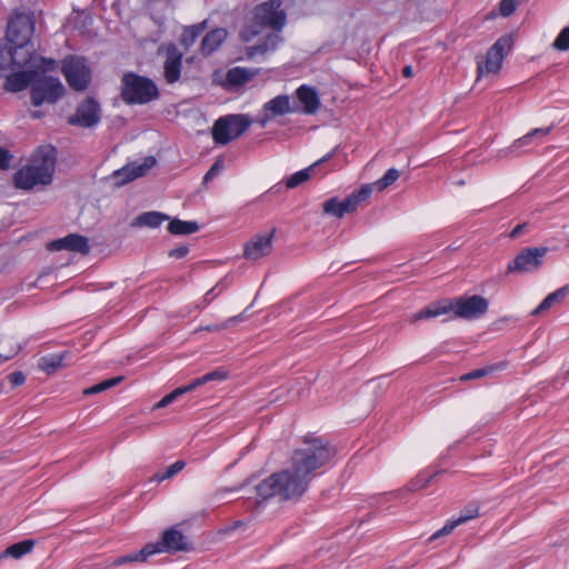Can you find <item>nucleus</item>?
<instances>
[{
    "mask_svg": "<svg viewBox=\"0 0 569 569\" xmlns=\"http://www.w3.org/2000/svg\"><path fill=\"white\" fill-rule=\"evenodd\" d=\"M32 117H33V118H38V117H39V113H38V112H32Z\"/></svg>",
    "mask_w": 569,
    "mask_h": 569,
    "instance_id": "nucleus-57",
    "label": "nucleus"
},
{
    "mask_svg": "<svg viewBox=\"0 0 569 569\" xmlns=\"http://www.w3.org/2000/svg\"><path fill=\"white\" fill-rule=\"evenodd\" d=\"M297 99L302 104V112L306 114H315L320 108V98L315 88L302 84L297 91Z\"/></svg>",
    "mask_w": 569,
    "mask_h": 569,
    "instance_id": "nucleus-23",
    "label": "nucleus"
},
{
    "mask_svg": "<svg viewBox=\"0 0 569 569\" xmlns=\"http://www.w3.org/2000/svg\"><path fill=\"white\" fill-rule=\"evenodd\" d=\"M552 126L546 128H535L529 131L527 134L521 138L515 140L508 148L500 150V157H508L510 154L518 156L523 150L530 149L535 146H538L542 142V140L551 132Z\"/></svg>",
    "mask_w": 569,
    "mask_h": 569,
    "instance_id": "nucleus-13",
    "label": "nucleus"
},
{
    "mask_svg": "<svg viewBox=\"0 0 569 569\" xmlns=\"http://www.w3.org/2000/svg\"><path fill=\"white\" fill-rule=\"evenodd\" d=\"M169 220V216L158 212V211H149L143 212L134 218L131 222V227H149L157 228L163 221Z\"/></svg>",
    "mask_w": 569,
    "mask_h": 569,
    "instance_id": "nucleus-26",
    "label": "nucleus"
},
{
    "mask_svg": "<svg viewBox=\"0 0 569 569\" xmlns=\"http://www.w3.org/2000/svg\"><path fill=\"white\" fill-rule=\"evenodd\" d=\"M405 77L409 78L412 76V67L406 66L402 70Z\"/></svg>",
    "mask_w": 569,
    "mask_h": 569,
    "instance_id": "nucleus-54",
    "label": "nucleus"
},
{
    "mask_svg": "<svg viewBox=\"0 0 569 569\" xmlns=\"http://www.w3.org/2000/svg\"><path fill=\"white\" fill-rule=\"evenodd\" d=\"M281 0H269L253 9V20L261 27L280 31L286 24V13L281 9Z\"/></svg>",
    "mask_w": 569,
    "mask_h": 569,
    "instance_id": "nucleus-9",
    "label": "nucleus"
},
{
    "mask_svg": "<svg viewBox=\"0 0 569 569\" xmlns=\"http://www.w3.org/2000/svg\"><path fill=\"white\" fill-rule=\"evenodd\" d=\"M500 14L502 17H509L516 10L515 0H501L499 6Z\"/></svg>",
    "mask_w": 569,
    "mask_h": 569,
    "instance_id": "nucleus-45",
    "label": "nucleus"
},
{
    "mask_svg": "<svg viewBox=\"0 0 569 569\" xmlns=\"http://www.w3.org/2000/svg\"><path fill=\"white\" fill-rule=\"evenodd\" d=\"M479 515V507L477 505H469L457 519H452L447 521V523L436 531L431 537L430 541L450 535L455 528H457L460 525L466 523L467 521L477 518Z\"/></svg>",
    "mask_w": 569,
    "mask_h": 569,
    "instance_id": "nucleus-22",
    "label": "nucleus"
},
{
    "mask_svg": "<svg viewBox=\"0 0 569 569\" xmlns=\"http://www.w3.org/2000/svg\"><path fill=\"white\" fill-rule=\"evenodd\" d=\"M496 370V367L480 368L461 376L462 381L479 379Z\"/></svg>",
    "mask_w": 569,
    "mask_h": 569,
    "instance_id": "nucleus-42",
    "label": "nucleus"
},
{
    "mask_svg": "<svg viewBox=\"0 0 569 569\" xmlns=\"http://www.w3.org/2000/svg\"><path fill=\"white\" fill-rule=\"evenodd\" d=\"M206 385V380H203V376L197 379H193L189 385L179 387L182 391V395L186 392H190L194 390L196 388Z\"/></svg>",
    "mask_w": 569,
    "mask_h": 569,
    "instance_id": "nucleus-47",
    "label": "nucleus"
},
{
    "mask_svg": "<svg viewBox=\"0 0 569 569\" xmlns=\"http://www.w3.org/2000/svg\"><path fill=\"white\" fill-rule=\"evenodd\" d=\"M57 151L52 146H41L32 156L30 163L19 169L13 177L18 189L29 190L36 186H47L52 181Z\"/></svg>",
    "mask_w": 569,
    "mask_h": 569,
    "instance_id": "nucleus-4",
    "label": "nucleus"
},
{
    "mask_svg": "<svg viewBox=\"0 0 569 569\" xmlns=\"http://www.w3.org/2000/svg\"><path fill=\"white\" fill-rule=\"evenodd\" d=\"M243 320H244V316H243V313H240L238 316L229 318L228 320H226L222 323L210 325L203 329L208 330V331H221L223 329L229 328L230 326H236V325L242 322Z\"/></svg>",
    "mask_w": 569,
    "mask_h": 569,
    "instance_id": "nucleus-39",
    "label": "nucleus"
},
{
    "mask_svg": "<svg viewBox=\"0 0 569 569\" xmlns=\"http://www.w3.org/2000/svg\"><path fill=\"white\" fill-rule=\"evenodd\" d=\"M242 39H243L244 41H249V39H250V38H249L248 36H246L244 33H242Z\"/></svg>",
    "mask_w": 569,
    "mask_h": 569,
    "instance_id": "nucleus-56",
    "label": "nucleus"
},
{
    "mask_svg": "<svg viewBox=\"0 0 569 569\" xmlns=\"http://www.w3.org/2000/svg\"><path fill=\"white\" fill-rule=\"evenodd\" d=\"M242 525H243V522H242V521L237 520V521H234L231 526L227 527L223 531H224L226 533H227V532L234 531L236 529L240 528Z\"/></svg>",
    "mask_w": 569,
    "mask_h": 569,
    "instance_id": "nucleus-53",
    "label": "nucleus"
},
{
    "mask_svg": "<svg viewBox=\"0 0 569 569\" xmlns=\"http://www.w3.org/2000/svg\"><path fill=\"white\" fill-rule=\"evenodd\" d=\"M224 169V161L221 157L217 158L208 172L203 177V184H207L210 180L219 176Z\"/></svg>",
    "mask_w": 569,
    "mask_h": 569,
    "instance_id": "nucleus-40",
    "label": "nucleus"
},
{
    "mask_svg": "<svg viewBox=\"0 0 569 569\" xmlns=\"http://www.w3.org/2000/svg\"><path fill=\"white\" fill-rule=\"evenodd\" d=\"M67 352L60 355H48L43 356L38 361V368L48 375L54 373L58 369L62 368L63 360Z\"/></svg>",
    "mask_w": 569,
    "mask_h": 569,
    "instance_id": "nucleus-29",
    "label": "nucleus"
},
{
    "mask_svg": "<svg viewBox=\"0 0 569 569\" xmlns=\"http://www.w3.org/2000/svg\"><path fill=\"white\" fill-rule=\"evenodd\" d=\"M61 71L70 88L77 91H83L87 89L91 76L90 69L82 58L69 57L64 59Z\"/></svg>",
    "mask_w": 569,
    "mask_h": 569,
    "instance_id": "nucleus-10",
    "label": "nucleus"
},
{
    "mask_svg": "<svg viewBox=\"0 0 569 569\" xmlns=\"http://www.w3.org/2000/svg\"><path fill=\"white\" fill-rule=\"evenodd\" d=\"M7 360H8V359H4V358H3V355L0 352V363L4 362V361H7Z\"/></svg>",
    "mask_w": 569,
    "mask_h": 569,
    "instance_id": "nucleus-55",
    "label": "nucleus"
},
{
    "mask_svg": "<svg viewBox=\"0 0 569 569\" xmlns=\"http://www.w3.org/2000/svg\"><path fill=\"white\" fill-rule=\"evenodd\" d=\"M227 378H228V372L221 368L203 375V380H206V383L211 382V381H223Z\"/></svg>",
    "mask_w": 569,
    "mask_h": 569,
    "instance_id": "nucleus-44",
    "label": "nucleus"
},
{
    "mask_svg": "<svg viewBox=\"0 0 569 569\" xmlns=\"http://www.w3.org/2000/svg\"><path fill=\"white\" fill-rule=\"evenodd\" d=\"M188 550V541L186 536L176 527H171L163 531L161 540L156 543L146 545L140 551L119 557L114 560V566H121L132 561H146L148 557L159 553H176L178 551Z\"/></svg>",
    "mask_w": 569,
    "mask_h": 569,
    "instance_id": "nucleus-5",
    "label": "nucleus"
},
{
    "mask_svg": "<svg viewBox=\"0 0 569 569\" xmlns=\"http://www.w3.org/2000/svg\"><path fill=\"white\" fill-rule=\"evenodd\" d=\"M332 156V152L328 153L327 156H325L323 158H321L320 160L316 161L313 164H311L310 167L303 169V170H300L296 173H293L292 176H290L287 180V187L288 188H296L298 187L299 184H301L302 182L307 181L310 179L311 177V172L313 171V169L327 161L329 158H331Z\"/></svg>",
    "mask_w": 569,
    "mask_h": 569,
    "instance_id": "nucleus-27",
    "label": "nucleus"
},
{
    "mask_svg": "<svg viewBox=\"0 0 569 569\" xmlns=\"http://www.w3.org/2000/svg\"><path fill=\"white\" fill-rule=\"evenodd\" d=\"M295 111L296 108L291 107L290 97L287 94H279L263 104L259 123L261 127H264L273 118Z\"/></svg>",
    "mask_w": 569,
    "mask_h": 569,
    "instance_id": "nucleus-14",
    "label": "nucleus"
},
{
    "mask_svg": "<svg viewBox=\"0 0 569 569\" xmlns=\"http://www.w3.org/2000/svg\"><path fill=\"white\" fill-rule=\"evenodd\" d=\"M167 229L171 234L186 236L197 232L199 230V224L196 221L172 219Z\"/></svg>",
    "mask_w": 569,
    "mask_h": 569,
    "instance_id": "nucleus-30",
    "label": "nucleus"
},
{
    "mask_svg": "<svg viewBox=\"0 0 569 569\" xmlns=\"http://www.w3.org/2000/svg\"><path fill=\"white\" fill-rule=\"evenodd\" d=\"M322 210L326 214L341 218L340 200L337 197L330 198L322 203Z\"/></svg>",
    "mask_w": 569,
    "mask_h": 569,
    "instance_id": "nucleus-38",
    "label": "nucleus"
},
{
    "mask_svg": "<svg viewBox=\"0 0 569 569\" xmlns=\"http://www.w3.org/2000/svg\"><path fill=\"white\" fill-rule=\"evenodd\" d=\"M99 106L93 99H87L79 104L76 114L70 118L71 124H79L81 127H92L99 122Z\"/></svg>",
    "mask_w": 569,
    "mask_h": 569,
    "instance_id": "nucleus-19",
    "label": "nucleus"
},
{
    "mask_svg": "<svg viewBox=\"0 0 569 569\" xmlns=\"http://www.w3.org/2000/svg\"><path fill=\"white\" fill-rule=\"evenodd\" d=\"M228 32L223 28H218L208 32L201 41V53L204 56L211 54L221 46V43L226 40Z\"/></svg>",
    "mask_w": 569,
    "mask_h": 569,
    "instance_id": "nucleus-24",
    "label": "nucleus"
},
{
    "mask_svg": "<svg viewBox=\"0 0 569 569\" xmlns=\"http://www.w3.org/2000/svg\"><path fill=\"white\" fill-rule=\"evenodd\" d=\"M250 124L251 120L246 114H228L220 117L212 126V139L216 143L224 146L244 133Z\"/></svg>",
    "mask_w": 569,
    "mask_h": 569,
    "instance_id": "nucleus-7",
    "label": "nucleus"
},
{
    "mask_svg": "<svg viewBox=\"0 0 569 569\" xmlns=\"http://www.w3.org/2000/svg\"><path fill=\"white\" fill-rule=\"evenodd\" d=\"M12 387H18L24 383L26 377L21 371H14L8 376Z\"/></svg>",
    "mask_w": 569,
    "mask_h": 569,
    "instance_id": "nucleus-48",
    "label": "nucleus"
},
{
    "mask_svg": "<svg viewBox=\"0 0 569 569\" xmlns=\"http://www.w3.org/2000/svg\"><path fill=\"white\" fill-rule=\"evenodd\" d=\"M124 377L123 376H119V377H114V378H110V379H107L100 383H97L92 387H89L87 389L83 390V395H96V393H99V392H102V391H106L117 385H119L121 381H123Z\"/></svg>",
    "mask_w": 569,
    "mask_h": 569,
    "instance_id": "nucleus-37",
    "label": "nucleus"
},
{
    "mask_svg": "<svg viewBox=\"0 0 569 569\" xmlns=\"http://www.w3.org/2000/svg\"><path fill=\"white\" fill-rule=\"evenodd\" d=\"M154 164L156 159L153 157H147L142 160V162L129 163L123 168L114 171L113 174L118 180V184H126L139 177L144 176Z\"/></svg>",
    "mask_w": 569,
    "mask_h": 569,
    "instance_id": "nucleus-17",
    "label": "nucleus"
},
{
    "mask_svg": "<svg viewBox=\"0 0 569 569\" xmlns=\"http://www.w3.org/2000/svg\"><path fill=\"white\" fill-rule=\"evenodd\" d=\"M399 177H400V171L395 168H391L383 174L382 178H380L377 181H375L373 183H371L372 190L377 189L379 191H383L389 186L395 183L399 179Z\"/></svg>",
    "mask_w": 569,
    "mask_h": 569,
    "instance_id": "nucleus-35",
    "label": "nucleus"
},
{
    "mask_svg": "<svg viewBox=\"0 0 569 569\" xmlns=\"http://www.w3.org/2000/svg\"><path fill=\"white\" fill-rule=\"evenodd\" d=\"M12 156L9 150L0 147V169L6 170L10 167Z\"/></svg>",
    "mask_w": 569,
    "mask_h": 569,
    "instance_id": "nucleus-46",
    "label": "nucleus"
},
{
    "mask_svg": "<svg viewBox=\"0 0 569 569\" xmlns=\"http://www.w3.org/2000/svg\"><path fill=\"white\" fill-rule=\"evenodd\" d=\"M527 224L526 223H521V224H518L517 227L513 228V230L511 231L510 233V237L511 238H517L519 237L523 230L526 229Z\"/></svg>",
    "mask_w": 569,
    "mask_h": 569,
    "instance_id": "nucleus-52",
    "label": "nucleus"
},
{
    "mask_svg": "<svg viewBox=\"0 0 569 569\" xmlns=\"http://www.w3.org/2000/svg\"><path fill=\"white\" fill-rule=\"evenodd\" d=\"M189 252V249L187 246H179L172 250L169 251L168 256L170 258H174V259H181L183 258L184 256H187V253Z\"/></svg>",
    "mask_w": 569,
    "mask_h": 569,
    "instance_id": "nucleus-50",
    "label": "nucleus"
},
{
    "mask_svg": "<svg viewBox=\"0 0 569 569\" xmlns=\"http://www.w3.org/2000/svg\"><path fill=\"white\" fill-rule=\"evenodd\" d=\"M281 42L282 37L280 34L276 32L269 33L259 43L244 48L243 54L240 59L256 60L258 58H264L276 51Z\"/></svg>",
    "mask_w": 569,
    "mask_h": 569,
    "instance_id": "nucleus-16",
    "label": "nucleus"
},
{
    "mask_svg": "<svg viewBox=\"0 0 569 569\" xmlns=\"http://www.w3.org/2000/svg\"><path fill=\"white\" fill-rule=\"evenodd\" d=\"M340 210H341V218L346 214V213H352L355 212L352 209H351V206L350 203L348 202L347 198L342 201H340Z\"/></svg>",
    "mask_w": 569,
    "mask_h": 569,
    "instance_id": "nucleus-51",
    "label": "nucleus"
},
{
    "mask_svg": "<svg viewBox=\"0 0 569 569\" xmlns=\"http://www.w3.org/2000/svg\"><path fill=\"white\" fill-rule=\"evenodd\" d=\"M488 311V301L481 296L460 297L435 301L423 309L411 315L409 321L416 323L420 320L435 318L452 312L455 318L466 320L478 319Z\"/></svg>",
    "mask_w": 569,
    "mask_h": 569,
    "instance_id": "nucleus-3",
    "label": "nucleus"
},
{
    "mask_svg": "<svg viewBox=\"0 0 569 569\" xmlns=\"http://www.w3.org/2000/svg\"><path fill=\"white\" fill-rule=\"evenodd\" d=\"M34 547L33 540H23L18 543L9 546L1 555L0 558L12 557L19 559L22 556L31 552Z\"/></svg>",
    "mask_w": 569,
    "mask_h": 569,
    "instance_id": "nucleus-31",
    "label": "nucleus"
},
{
    "mask_svg": "<svg viewBox=\"0 0 569 569\" xmlns=\"http://www.w3.org/2000/svg\"><path fill=\"white\" fill-rule=\"evenodd\" d=\"M48 250H68L76 253L87 254L90 251L89 239L78 233H70L63 238L56 239L47 244Z\"/></svg>",
    "mask_w": 569,
    "mask_h": 569,
    "instance_id": "nucleus-15",
    "label": "nucleus"
},
{
    "mask_svg": "<svg viewBox=\"0 0 569 569\" xmlns=\"http://www.w3.org/2000/svg\"><path fill=\"white\" fill-rule=\"evenodd\" d=\"M274 230L268 234H257L252 237L244 246V258L248 260H258L268 256L272 250V238Z\"/></svg>",
    "mask_w": 569,
    "mask_h": 569,
    "instance_id": "nucleus-18",
    "label": "nucleus"
},
{
    "mask_svg": "<svg viewBox=\"0 0 569 569\" xmlns=\"http://www.w3.org/2000/svg\"><path fill=\"white\" fill-rule=\"evenodd\" d=\"M509 47V40L501 38L487 51L485 61L479 60L477 63L478 79L483 74L497 73L501 69L505 49Z\"/></svg>",
    "mask_w": 569,
    "mask_h": 569,
    "instance_id": "nucleus-12",
    "label": "nucleus"
},
{
    "mask_svg": "<svg viewBox=\"0 0 569 569\" xmlns=\"http://www.w3.org/2000/svg\"><path fill=\"white\" fill-rule=\"evenodd\" d=\"M257 73L258 70L234 67L227 72V81L232 87H240L252 80Z\"/></svg>",
    "mask_w": 569,
    "mask_h": 569,
    "instance_id": "nucleus-25",
    "label": "nucleus"
},
{
    "mask_svg": "<svg viewBox=\"0 0 569 569\" xmlns=\"http://www.w3.org/2000/svg\"><path fill=\"white\" fill-rule=\"evenodd\" d=\"M64 93V87L58 78L42 76L34 77L31 86V102L41 106L43 102L54 103Z\"/></svg>",
    "mask_w": 569,
    "mask_h": 569,
    "instance_id": "nucleus-8",
    "label": "nucleus"
},
{
    "mask_svg": "<svg viewBox=\"0 0 569 569\" xmlns=\"http://www.w3.org/2000/svg\"><path fill=\"white\" fill-rule=\"evenodd\" d=\"M180 396H182V391L180 390V388L174 389L173 391H171L170 393L164 396L160 401H158L154 405V409H161V408L167 407L168 405L172 403Z\"/></svg>",
    "mask_w": 569,
    "mask_h": 569,
    "instance_id": "nucleus-43",
    "label": "nucleus"
},
{
    "mask_svg": "<svg viewBox=\"0 0 569 569\" xmlns=\"http://www.w3.org/2000/svg\"><path fill=\"white\" fill-rule=\"evenodd\" d=\"M0 348L4 359L13 358L21 350V346L13 337H3L0 341Z\"/></svg>",
    "mask_w": 569,
    "mask_h": 569,
    "instance_id": "nucleus-36",
    "label": "nucleus"
},
{
    "mask_svg": "<svg viewBox=\"0 0 569 569\" xmlns=\"http://www.w3.org/2000/svg\"><path fill=\"white\" fill-rule=\"evenodd\" d=\"M159 96L156 83L134 72H127L121 79V98L127 104H144Z\"/></svg>",
    "mask_w": 569,
    "mask_h": 569,
    "instance_id": "nucleus-6",
    "label": "nucleus"
},
{
    "mask_svg": "<svg viewBox=\"0 0 569 569\" xmlns=\"http://www.w3.org/2000/svg\"><path fill=\"white\" fill-rule=\"evenodd\" d=\"M430 479H431V477H429V478H423V477L417 478L416 480L410 482L409 490L410 491H416V490H419V489L426 487L427 483L430 481Z\"/></svg>",
    "mask_w": 569,
    "mask_h": 569,
    "instance_id": "nucleus-49",
    "label": "nucleus"
},
{
    "mask_svg": "<svg viewBox=\"0 0 569 569\" xmlns=\"http://www.w3.org/2000/svg\"><path fill=\"white\" fill-rule=\"evenodd\" d=\"M28 70L11 73L7 77L4 89L10 92H19L24 90L30 83L32 84L38 70L40 68H30Z\"/></svg>",
    "mask_w": 569,
    "mask_h": 569,
    "instance_id": "nucleus-21",
    "label": "nucleus"
},
{
    "mask_svg": "<svg viewBox=\"0 0 569 569\" xmlns=\"http://www.w3.org/2000/svg\"><path fill=\"white\" fill-rule=\"evenodd\" d=\"M553 47L560 51H566L569 49V26L563 28L558 34L553 42Z\"/></svg>",
    "mask_w": 569,
    "mask_h": 569,
    "instance_id": "nucleus-41",
    "label": "nucleus"
},
{
    "mask_svg": "<svg viewBox=\"0 0 569 569\" xmlns=\"http://www.w3.org/2000/svg\"><path fill=\"white\" fill-rule=\"evenodd\" d=\"M182 66V53L176 46L169 44L166 48V60L163 64L164 79L168 83H174L179 80Z\"/></svg>",
    "mask_w": 569,
    "mask_h": 569,
    "instance_id": "nucleus-20",
    "label": "nucleus"
},
{
    "mask_svg": "<svg viewBox=\"0 0 569 569\" xmlns=\"http://www.w3.org/2000/svg\"><path fill=\"white\" fill-rule=\"evenodd\" d=\"M335 455L336 450L322 439H306L292 452L284 469L272 473L257 486L258 495L262 499H299L307 491L317 470L327 465Z\"/></svg>",
    "mask_w": 569,
    "mask_h": 569,
    "instance_id": "nucleus-1",
    "label": "nucleus"
},
{
    "mask_svg": "<svg viewBox=\"0 0 569 569\" xmlns=\"http://www.w3.org/2000/svg\"><path fill=\"white\" fill-rule=\"evenodd\" d=\"M34 32V21L29 13H17L8 23L7 38L13 46L11 61L17 67L40 68L42 72L57 68L54 59H47L31 53L28 49Z\"/></svg>",
    "mask_w": 569,
    "mask_h": 569,
    "instance_id": "nucleus-2",
    "label": "nucleus"
},
{
    "mask_svg": "<svg viewBox=\"0 0 569 569\" xmlns=\"http://www.w3.org/2000/svg\"><path fill=\"white\" fill-rule=\"evenodd\" d=\"M567 377L569 378V371L567 372Z\"/></svg>",
    "mask_w": 569,
    "mask_h": 569,
    "instance_id": "nucleus-58",
    "label": "nucleus"
},
{
    "mask_svg": "<svg viewBox=\"0 0 569 569\" xmlns=\"http://www.w3.org/2000/svg\"><path fill=\"white\" fill-rule=\"evenodd\" d=\"M372 184H363L360 189L353 191L351 194L347 197L348 202L351 206V209L356 211L358 207H360L363 202H366L372 193Z\"/></svg>",
    "mask_w": 569,
    "mask_h": 569,
    "instance_id": "nucleus-32",
    "label": "nucleus"
},
{
    "mask_svg": "<svg viewBox=\"0 0 569 569\" xmlns=\"http://www.w3.org/2000/svg\"><path fill=\"white\" fill-rule=\"evenodd\" d=\"M547 252V247L526 248L521 250L513 261L508 264V273H527L537 271L541 267L542 258Z\"/></svg>",
    "mask_w": 569,
    "mask_h": 569,
    "instance_id": "nucleus-11",
    "label": "nucleus"
},
{
    "mask_svg": "<svg viewBox=\"0 0 569 569\" xmlns=\"http://www.w3.org/2000/svg\"><path fill=\"white\" fill-rule=\"evenodd\" d=\"M186 463L183 460H177L171 466H169L163 472H157L151 478L150 481L161 482L167 479L174 477L178 472H180L184 468Z\"/></svg>",
    "mask_w": 569,
    "mask_h": 569,
    "instance_id": "nucleus-34",
    "label": "nucleus"
},
{
    "mask_svg": "<svg viewBox=\"0 0 569 569\" xmlns=\"http://www.w3.org/2000/svg\"><path fill=\"white\" fill-rule=\"evenodd\" d=\"M569 293V286L561 287L560 289L549 293L541 303L532 311V315H538L548 310L552 305L560 303Z\"/></svg>",
    "mask_w": 569,
    "mask_h": 569,
    "instance_id": "nucleus-28",
    "label": "nucleus"
},
{
    "mask_svg": "<svg viewBox=\"0 0 569 569\" xmlns=\"http://www.w3.org/2000/svg\"><path fill=\"white\" fill-rule=\"evenodd\" d=\"M203 30H204V23L193 24V26L184 28L181 33V39H180L181 44L186 49L190 48L196 42V40L199 38V36L203 32Z\"/></svg>",
    "mask_w": 569,
    "mask_h": 569,
    "instance_id": "nucleus-33",
    "label": "nucleus"
}]
</instances>
